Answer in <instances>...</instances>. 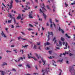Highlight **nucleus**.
I'll return each mask as SVG.
<instances>
[{
  "label": "nucleus",
  "instance_id": "obj_14",
  "mask_svg": "<svg viewBox=\"0 0 75 75\" xmlns=\"http://www.w3.org/2000/svg\"><path fill=\"white\" fill-rule=\"evenodd\" d=\"M7 65V63L4 62L2 64L1 66H4V65Z\"/></svg>",
  "mask_w": 75,
  "mask_h": 75
},
{
  "label": "nucleus",
  "instance_id": "obj_62",
  "mask_svg": "<svg viewBox=\"0 0 75 75\" xmlns=\"http://www.w3.org/2000/svg\"><path fill=\"white\" fill-rule=\"evenodd\" d=\"M16 27H20V26L19 25H16Z\"/></svg>",
  "mask_w": 75,
  "mask_h": 75
},
{
  "label": "nucleus",
  "instance_id": "obj_6",
  "mask_svg": "<svg viewBox=\"0 0 75 75\" xmlns=\"http://www.w3.org/2000/svg\"><path fill=\"white\" fill-rule=\"evenodd\" d=\"M33 14V11H31L30 12V14L29 15V18H32L33 17L32 16V14Z\"/></svg>",
  "mask_w": 75,
  "mask_h": 75
},
{
  "label": "nucleus",
  "instance_id": "obj_64",
  "mask_svg": "<svg viewBox=\"0 0 75 75\" xmlns=\"http://www.w3.org/2000/svg\"><path fill=\"white\" fill-rule=\"evenodd\" d=\"M11 47H14V45H11Z\"/></svg>",
  "mask_w": 75,
  "mask_h": 75
},
{
  "label": "nucleus",
  "instance_id": "obj_29",
  "mask_svg": "<svg viewBox=\"0 0 75 75\" xmlns=\"http://www.w3.org/2000/svg\"><path fill=\"white\" fill-rule=\"evenodd\" d=\"M20 52H22V54H23L24 53V51L23 50H20Z\"/></svg>",
  "mask_w": 75,
  "mask_h": 75
},
{
  "label": "nucleus",
  "instance_id": "obj_15",
  "mask_svg": "<svg viewBox=\"0 0 75 75\" xmlns=\"http://www.w3.org/2000/svg\"><path fill=\"white\" fill-rule=\"evenodd\" d=\"M52 8H53V11L54 12H55V6H54H54H52Z\"/></svg>",
  "mask_w": 75,
  "mask_h": 75
},
{
  "label": "nucleus",
  "instance_id": "obj_26",
  "mask_svg": "<svg viewBox=\"0 0 75 75\" xmlns=\"http://www.w3.org/2000/svg\"><path fill=\"white\" fill-rule=\"evenodd\" d=\"M59 44L60 46H62V42L60 41H59Z\"/></svg>",
  "mask_w": 75,
  "mask_h": 75
},
{
  "label": "nucleus",
  "instance_id": "obj_2",
  "mask_svg": "<svg viewBox=\"0 0 75 75\" xmlns=\"http://www.w3.org/2000/svg\"><path fill=\"white\" fill-rule=\"evenodd\" d=\"M13 0H11L10 2V5L9 6V8L10 9H11V8H13Z\"/></svg>",
  "mask_w": 75,
  "mask_h": 75
},
{
  "label": "nucleus",
  "instance_id": "obj_24",
  "mask_svg": "<svg viewBox=\"0 0 75 75\" xmlns=\"http://www.w3.org/2000/svg\"><path fill=\"white\" fill-rule=\"evenodd\" d=\"M12 71H14V72H16L17 71V70H16L15 69L13 68L12 69Z\"/></svg>",
  "mask_w": 75,
  "mask_h": 75
},
{
  "label": "nucleus",
  "instance_id": "obj_13",
  "mask_svg": "<svg viewBox=\"0 0 75 75\" xmlns=\"http://www.w3.org/2000/svg\"><path fill=\"white\" fill-rule=\"evenodd\" d=\"M65 35L66 37H67V38H71V37L69 36H68V34H65Z\"/></svg>",
  "mask_w": 75,
  "mask_h": 75
},
{
  "label": "nucleus",
  "instance_id": "obj_19",
  "mask_svg": "<svg viewBox=\"0 0 75 75\" xmlns=\"http://www.w3.org/2000/svg\"><path fill=\"white\" fill-rule=\"evenodd\" d=\"M28 45H25V46H22V48H23V47L24 48H27V47H28Z\"/></svg>",
  "mask_w": 75,
  "mask_h": 75
},
{
  "label": "nucleus",
  "instance_id": "obj_11",
  "mask_svg": "<svg viewBox=\"0 0 75 75\" xmlns=\"http://www.w3.org/2000/svg\"><path fill=\"white\" fill-rule=\"evenodd\" d=\"M54 63H56V62H55L54 61H53L52 65L54 66L55 67H57V65L56 64H54Z\"/></svg>",
  "mask_w": 75,
  "mask_h": 75
},
{
  "label": "nucleus",
  "instance_id": "obj_38",
  "mask_svg": "<svg viewBox=\"0 0 75 75\" xmlns=\"http://www.w3.org/2000/svg\"><path fill=\"white\" fill-rule=\"evenodd\" d=\"M47 9H50V7H49L48 5H47Z\"/></svg>",
  "mask_w": 75,
  "mask_h": 75
},
{
  "label": "nucleus",
  "instance_id": "obj_30",
  "mask_svg": "<svg viewBox=\"0 0 75 75\" xmlns=\"http://www.w3.org/2000/svg\"><path fill=\"white\" fill-rule=\"evenodd\" d=\"M34 48H35V50L37 49V46L35 45H34Z\"/></svg>",
  "mask_w": 75,
  "mask_h": 75
},
{
  "label": "nucleus",
  "instance_id": "obj_37",
  "mask_svg": "<svg viewBox=\"0 0 75 75\" xmlns=\"http://www.w3.org/2000/svg\"><path fill=\"white\" fill-rule=\"evenodd\" d=\"M40 11L41 13H43V12L42 11V10H41V9H40Z\"/></svg>",
  "mask_w": 75,
  "mask_h": 75
},
{
  "label": "nucleus",
  "instance_id": "obj_18",
  "mask_svg": "<svg viewBox=\"0 0 75 75\" xmlns=\"http://www.w3.org/2000/svg\"><path fill=\"white\" fill-rule=\"evenodd\" d=\"M48 34L49 35H52V36L53 35V33L52 32L50 33V32H48Z\"/></svg>",
  "mask_w": 75,
  "mask_h": 75
},
{
  "label": "nucleus",
  "instance_id": "obj_60",
  "mask_svg": "<svg viewBox=\"0 0 75 75\" xmlns=\"http://www.w3.org/2000/svg\"><path fill=\"white\" fill-rule=\"evenodd\" d=\"M55 39H56V37H54V38L53 39V41H54V40H55Z\"/></svg>",
  "mask_w": 75,
  "mask_h": 75
},
{
  "label": "nucleus",
  "instance_id": "obj_4",
  "mask_svg": "<svg viewBox=\"0 0 75 75\" xmlns=\"http://www.w3.org/2000/svg\"><path fill=\"white\" fill-rule=\"evenodd\" d=\"M30 2H28L27 3V5H26V8H24L25 10H28V9H27V7H28V5H30Z\"/></svg>",
  "mask_w": 75,
  "mask_h": 75
},
{
  "label": "nucleus",
  "instance_id": "obj_52",
  "mask_svg": "<svg viewBox=\"0 0 75 75\" xmlns=\"http://www.w3.org/2000/svg\"><path fill=\"white\" fill-rule=\"evenodd\" d=\"M50 23L51 24L52 23V20H51V19H50Z\"/></svg>",
  "mask_w": 75,
  "mask_h": 75
},
{
  "label": "nucleus",
  "instance_id": "obj_48",
  "mask_svg": "<svg viewBox=\"0 0 75 75\" xmlns=\"http://www.w3.org/2000/svg\"><path fill=\"white\" fill-rule=\"evenodd\" d=\"M73 36H74V40H75V34H74L73 35Z\"/></svg>",
  "mask_w": 75,
  "mask_h": 75
},
{
  "label": "nucleus",
  "instance_id": "obj_51",
  "mask_svg": "<svg viewBox=\"0 0 75 75\" xmlns=\"http://www.w3.org/2000/svg\"><path fill=\"white\" fill-rule=\"evenodd\" d=\"M45 28L43 27H42V30H44Z\"/></svg>",
  "mask_w": 75,
  "mask_h": 75
},
{
  "label": "nucleus",
  "instance_id": "obj_17",
  "mask_svg": "<svg viewBox=\"0 0 75 75\" xmlns=\"http://www.w3.org/2000/svg\"><path fill=\"white\" fill-rule=\"evenodd\" d=\"M43 15L45 18V20H46V17H47L46 15L45 14L43 13Z\"/></svg>",
  "mask_w": 75,
  "mask_h": 75
},
{
  "label": "nucleus",
  "instance_id": "obj_53",
  "mask_svg": "<svg viewBox=\"0 0 75 75\" xmlns=\"http://www.w3.org/2000/svg\"><path fill=\"white\" fill-rule=\"evenodd\" d=\"M20 59H21V60H23V58L22 57H21L20 58Z\"/></svg>",
  "mask_w": 75,
  "mask_h": 75
},
{
  "label": "nucleus",
  "instance_id": "obj_8",
  "mask_svg": "<svg viewBox=\"0 0 75 75\" xmlns=\"http://www.w3.org/2000/svg\"><path fill=\"white\" fill-rule=\"evenodd\" d=\"M21 15L20 14H18V16L17 17V20H20V18H21Z\"/></svg>",
  "mask_w": 75,
  "mask_h": 75
},
{
  "label": "nucleus",
  "instance_id": "obj_39",
  "mask_svg": "<svg viewBox=\"0 0 75 75\" xmlns=\"http://www.w3.org/2000/svg\"><path fill=\"white\" fill-rule=\"evenodd\" d=\"M28 30L29 31H31V30H33V29H31L30 28H29L28 29Z\"/></svg>",
  "mask_w": 75,
  "mask_h": 75
},
{
  "label": "nucleus",
  "instance_id": "obj_40",
  "mask_svg": "<svg viewBox=\"0 0 75 75\" xmlns=\"http://www.w3.org/2000/svg\"><path fill=\"white\" fill-rule=\"evenodd\" d=\"M6 52H11V51H9L8 50H7L6 51Z\"/></svg>",
  "mask_w": 75,
  "mask_h": 75
},
{
  "label": "nucleus",
  "instance_id": "obj_46",
  "mask_svg": "<svg viewBox=\"0 0 75 75\" xmlns=\"http://www.w3.org/2000/svg\"><path fill=\"white\" fill-rule=\"evenodd\" d=\"M55 20L56 22H58V21H59L58 20H57V19H55Z\"/></svg>",
  "mask_w": 75,
  "mask_h": 75
},
{
  "label": "nucleus",
  "instance_id": "obj_35",
  "mask_svg": "<svg viewBox=\"0 0 75 75\" xmlns=\"http://www.w3.org/2000/svg\"><path fill=\"white\" fill-rule=\"evenodd\" d=\"M61 40L62 41H64V39L62 38H61Z\"/></svg>",
  "mask_w": 75,
  "mask_h": 75
},
{
  "label": "nucleus",
  "instance_id": "obj_3",
  "mask_svg": "<svg viewBox=\"0 0 75 75\" xmlns=\"http://www.w3.org/2000/svg\"><path fill=\"white\" fill-rule=\"evenodd\" d=\"M42 6L43 7H42V8L43 9V12L47 11V10L45 9V8H44L45 7V5H44V3H43L42 4Z\"/></svg>",
  "mask_w": 75,
  "mask_h": 75
},
{
  "label": "nucleus",
  "instance_id": "obj_41",
  "mask_svg": "<svg viewBox=\"0 0 75 75\" xmlns=\"http://www.w3.org/2000/svg\"><path fill=\"white\" fill-rule=\"evenodd\" d=\"M29 26H30V27H33V25H32L31 24H29Z\"/></svg>",
  "mask_w": 75,
  "mask_h": 75
},
{
  "label": "nucleus",
  "instance_id": "obj_63",
  "mask_svg": "<svg viewBox=\"0 0 75 75\" xmlns=\"http://www.w3.org/2000/svg\"><path fill=\"white\" fill-rule=\"evenodd\" d=\"M35 23L36 24H38V23L37 22H35Z\"/></svg>",
  "mask_w": 75,
  "mask_h": 75
},
{
  "label": "nucleus",
  "instance_id": "obj_43",
  "mask_svg": "<svg viewBox=\"0 0 75 75\" xmlns=\"http://www.w3.org/2000/svg\"><path fill=\"white\" fill-rule=\"evenodd\" d=\"M56 49H57V50H59V49H60V48L58 47H56Z\"/></svg>",
  "mask_w": 75,
  "mask_h": 75
},
{
  "label": "nucleus",
  "instance_id": "obj_34",
  "mask_svg": "<svg viewBox=\"0 0 75 75\" xmlns=\"http://www.w3.org/2000/svg\"><path fill=\"white\" fill-rule=\"evenodd\" d=\"M59 62H62V61H63V59H60V60H59Z\"/></svg>",
  "mask_w": 75,
  "mask_h": 75
},
{
  "label": "nucleus",
  "instance_id": "obj_10",
  "mask_svg": "<svg viewBox=\"0 0 75 75\" xmlns=\"http://www.w3.org/2000/svg\"><path fill=\"white\" fill-rule=\"evenodd\" d=\"M50 44V43H49L48 42H47L46 43L44 44L45 46H46V45H48Z\"/></svg>",
  "mask_w": 75,
  "mask_h": 75
},
{
  "label": "nucleus",
  "instance_id": "obj_58",
  "mask_svg": "<svg viewBox=\"0 0 75 75\" xmlns=\"http://www.w3.org/2000/svg\"><path fill=\"white\" fill-rule=\"evenodd\" d=\"M35 68L36 69H38V68H37V66H35Z\"/></svg>",
  "mask_w": 75,
  "mask_h": 75
},
{
  "label": "nucleus",
  "instance_id": "obj_57",
  "mask_svg": "<svg viewBox=\"0 0 75 75\" xmlns=\"http://www.w3.org/2000/svg\"><path fill=\"white\" fill-rule=\"evenodd\" d=\"M35 2L37 3H38V0H35Z\"/></svg>",
  "mask_w": 75,
  "mask_h": 75
},
{
  "label": "nucleus",
  "instance_id": "obj_50",
  "mask_svg": "<svg viewBox=\"0 0 75 75\" xmlns=\"http://www.w3.org/2000/svg\"><path fill=\"white\" fill-rule=\"evenodd\" d=\"M63 55V54H62V53L60 54L59 55L60 57H62V56H61V55Z\"/></svg>",
  "mask_w": 75,
  "mask_h": 75
},
{
  "label": "nucleus",
  "instance_id": "obj_21",
  "mask_svg": "<svg viewBox=\"0 0 75 75\" xmlns=\"http://www.w3.org/2000/svg\"><path fill=\"white\" fill-rule=\"evenodd\" d=\"M15 1L16 3H18V2H19V3H21V1H19L18 0H15Z\"/></svg>",
  "mask_w": 75,
  "mask_h": 75
},
{
  "label": "nucleus",
  "instance_id": "obj_56",
  "mask_svg": "<svg viewBox=\"0 0 75 75\" xmlns=\"http://www.w3.org/2000/svg\"><path fill=\"white\" fill-rule=\"evenodd\" d=\"M48 58H49L50 59H52V57L51 56H50V57H48Z\"/></svg>",
  "mask_w": 75,
  "mask_h": 75
},
{
  "label": "nucleus",
  "instance_id": "obj_22",
  "mask_svg": "<svg viewBox=\"0 0 75 75\" xmlns=\"http://www.w3.org/2000/svg\"><path fill=\"white\" fill-rule=\"evenodd\" d=\"M36 56V57H37L38 58V59H40V58H41V57L40 56H38V54H35Z\"/></svg>",
  "mask_w": 75,
  "mask_h": 75
},
{
  "label": "nucleus",
  "instance_id": "obj_36",
  "mask_svg": "<svg viewBox=\"0 0 75 75\" xmlns=\"http://www.w3.org/2000/svg\"><path fill=\"white\" fill-rule=\"evenodd\" d=\"M21 33L23 35H25V33L23 32H21Z\"/></svg>",
  "mask_w": 75,
  "mask_h": 75
},
{
  "label": "nucleus",
  "instance_id": "obj_25",
  "mask_svg": "<svg viewBox=\"0 0 75 75\" xmlns=\"http://www.w3.org/2000/svg\"><path fill=\"white\" fill-rule=\"evenodd\" d=\"M13 20H14V24H16V19H15V18H13Z\"/></svg>",
  "mask_w": 75,
  "mask_h": 75
},
{
  "label": "nucleus",
  "instance_id": "obj_45",
  "mask_svg": "<svg viewBox=\"0 0 75 75\" xmlns=\"http://www.w3.org/2000/svg\"><path fill=\"white\" fill-rule=\"evenodd\" d=\"M73 55V54H72L71 53H70L69 54V55L70 56V57H71V55Z\"/></svg>",
  "mask_w": 75,
  "mask_h": 75
},
{
  "label": "nucleus",
  "instance_id": "obj_44",
  "mask_svg": "<svg viewBox=\"0 0 75 75\" xmlns=\"http://www.w3.org/2000/svg\"><path fill=\"white\" fill-rule=\"evenodd\" d=\"M69 16H70H70H72V14H70L71 12H69Z\"/></svg>",
  "mask_w": 75,
  "mask_h": 75
},
{
  "label": "nucleus",
  "instance_id": "obj_1",
  "mask_svg": "<svg viewBox=\"0 0 75 75\" xmlns=\"http://www.w3.org/2000/svg\"><path fill=\"white\" fill-rule=\"evenodd\" d=\"M69 71L70 72H71V71L72 72H75V71L74 68L73 67H71V66H70L69 67Z\"/></svg>",
  "mask_w": 75,
  "mask_h": 75
},
{
  "label": "nucleus",
  "instance_id": "obj_54",
  "mask_svg": "<svg viewBox=\"0 0 75 75\" xmlns=\"http://www.w3.org/2000/svg\"><path fill=\"white\" fill-rule=\"evenodd\" d=\"M21 40H27V39H23V38H21Z\"/></svg>",
  "mask_w": 75,
  "mask_h": 75
},
{
  "label": "nucleus",
  "instance_id": "obj_28",
  "mask_svg": "<svg viewBox=\"0 0 75 75\" xmlns=\"http://www.w3.org/2000/svg\"><path fill=\"white\" fill-rule=\"evenodd\" d=\"M27 67H28V68H30V65H29V64H27L26 65Z\"/></svg>",
  "mask_w": 75,
  "mask_h": 75
},
{
  "label": "nucleus",
  "instance_id": "obj_16",
  "mask_svg": "<svg viewBox=\"0 0 75 75\" xmlns=\"http://www.w3.org/2000/svg\"><path fill=\"white\" fill-rule=\"evenodd\" d=\"M68 45V43L66 42V44H65L66 47H64V49H67V46Z\"/></svg>",
  "mask_w": 75,
  "mask_h": 75
},
{
  "label": "nucleus",
  "instance_id": "obj_33",
  "mask_svg": "<svg viewBox=\"0 0 75 75\" xmlns=\"http://www.w3.org/2000/svg\"><path fill=\"white\" fill-rule=\"evenodd\" d=\"M49 52L50 54H52V51H49Z\"/></svg>",
  "mask_w": 75,
  "mask_h": 75
},
{
  "label": "nucleus",
  "instance_id": "obj_20",
  "mask_svg": "<svg viewBox=\"0 0 75 75\" xmlns=\"http://www.w3.org/2000/svg\"><path fill=\"white\" fill-rule=\"evenodd\" d=\"M11 21H12V20H8V23H11Z\"/></svg>",
  "mask_w": 75,
  "mask_h": 75
},
{
  "label": "nucleus",
  "instance_id": "obj_23",
  "mask_svg": "<svg viewBox=\"0 0 75 75\" xmlns=\"http://www.w3.org/2000/svg\"><path fill=\"white\" fill-rule=\"evenodd\" d=\"M0 72H1L2 73V75H4V71H0Z\"/></svg>",
  "mask_w": 75,
  "mask_h": 75
},
{
  "label": "nucleus",
  "instance_id": "obj_27",
  "mask_svg": "<svg viewBox=\"0 0 75 75\" xmlns=\"http://www.w3.org/2000/svg\"><path fill=\"white\" fill-rule=\"evenodd\" d=\"M65 6H66V7H68V4H67V3H66V2H65Z\"/></svg>",
  "mask_w": 75,
  "mask_h": 75
},
{
  "label": "nucleus",
  "instance_id": "obj_42",
  "mask_svg": "<svg viewBox=\"0 0 75 75\" xmlns=\"http://www.w3.org/2000/svg\"><path fill=\"white\" fill-rule=\"evenodd\" d=\"M59 71H60V72H62V70L61 69H59Z\"/></svg>",
  "mask_w": 75,
  "mask_h": 75
},
{
  "label": "nucleus",
  "instance_id": "obj_49",
  "mask_svg": "<svg viewBox=\"0 0 75 75\" xmlns=\"http://www.w3.org/2000/svg\"><path fill=\"white\" fill-rule=\"evenodd\" d=\"M9 16H10V18H12V16H11V15L9 14Z\"/></svg>",
  "mask_w": 75,
  "mask_h": 75
},
{
  "label": "nucleus",
  "instance_id": "obj_61",
  "mask_svg": "<svg viewBox=\"0 0 75 75\" xmlns=\"http://www.w3.org/2000/svg\"><path fill=\"white\" fill-rule=\"evenodd\" d=\"M11 26H12L11 27V28H14V27L13 26V25H12Z\"/></svg>",
  "mask_w": 75,
  "mask_h": 75
},
{
  "label": "nucleus",
  "instance_id": "obj_55",
  "mask_svg": "<svg viewBox=\"0 0 75 75\" xmlns=\"http://www.w3.org/2000/svg\"><path fill=\"white\" fill-rule=\"evenodd\" d=\"M47 38H50V35H48Z\"/></svg>",
  "mask_w": 75,
  "mask_h": 75
},
{
  "label": "nucleus",
  "instance_id": "obj_31",
  "mask_svg": "<svg viewBox=\"0 0 75 75\" xmlns=\"http://www.w3.org/2000/svg\"><path fill=\"white\" fill-rule=\"evenodd\" d=\"M20 58H19V59H18V61H17V60H15V61H16V62H19V61H20Z\"/></svg>",
  "mask_w": 75,
  "mask_h": 75
},
{
  "label": "nucleus",
  "instance_id": "obj_59",
  "mask_svg": "<svg viewBox=\"0 0 75 75\" xmlns=\"http://www.w3.org/2000/svg\"><path fill=\"white\" fill-rule=\"evenodd\" d=\"M65 42H63V44L64 45H65Z\"/></svg>",
  "mask_w": 75,
  "mask_h": 75
},
{
  "label": "nucleus",
  "instance_id": "obj_7",
  "mask_svg": "<svg viewBox=\"0 0 75 75\" xmlns=\"http://www.w3.org/2000/svg\"><path fill=\"white\" fill-rule=\"evenodd\" d=\"M1 32L2 33H1V35L2 37H4V38H6V37H7V36L6 35L4 34V33L3 32V31H2Z\"/></svg>",
  "mask_w": 75,
  "mask_h": 75
},
{
  "label": "nucleus",
  "instance_id": "obj_12",
  "mask_svg": "<svg viewBox=\"0 0 75 75\" xmlns=\"http://www.w3.org/2000/svg\"><path fill=\"white\" fill-rule=\"evenodd\" d=\"M41 60L42 61V62H43V63H44L43 64V65H45V60H43V59H41Z\"/></svg>",
  "mask_w": 75,
  "mask_h": 75
},
{
  "label": "nucleus",
  "instance_id": "obj_47",
  "mask_svg": "<svg viewBox=\"0 0 75 75\" xmlns=\"http://www.w3.org/2000/svg\"><path fill=\"white\" fill-rule=\"evenodd\" d=\"M39 21H42V19H41V18H39Z\"/></svg>",
  "mask_w": 75,
  "mask_h": 75
},
{
  "label": "nucleus",
  "instance_id": "obj_5",
  "mask_svg": "<svg viewBox=\"0 0 75 75\" xmlns=\"http://www.w3.org/2000/svg\"><path fill=\"white\" fill-rule=\"evenodd\" d=\"M28 58H29V59H30V58H33L35 60V61L37 60V58L35 57H30V55H29V54H28Z\"/></svg>",
  "mask_w": 75,
  "mask_h": 75
},
{
  "label": "nucleus",
  "instance_id": "obj_32",
  "mask_svg": "<svg viewBox=\"0 0 75 75\" xmlns=\"http://www.w3.org/2000/svg\"><path fill=\"white\" fill-rule=\"evenodd\" d=\"M71 5H74V4H75V1L74 2V3L71 4Z\"/></svg>",
  "mask_w": 75,
  "mask_h": 75
},
{
  "label": "nucleus",
  "instance_id": "obj_9",
  "mask_svg": "<svg viewBox=\"0 0 75 75\" xmlns=\"http://www.w3.org/2000/svg\"><path fill=\"white\" fill-rule=\"evenodd\" d=\"M59 31H61L62 33H64V30L61 29V28L59 26Z\"/></svg>",
  "mask_w": 75,
  "mask_h": 75
}]
</instances>
